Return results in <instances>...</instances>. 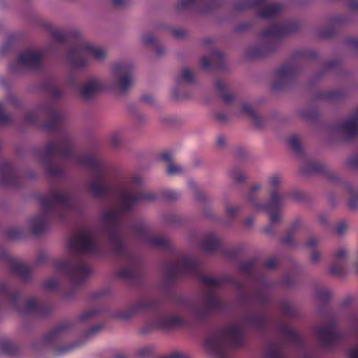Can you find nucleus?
<instances>
[{
	"label": "nucleus",
	"instance_id": "obj_1",
	"mask_svg": "<svg viewBox=\"0 0 358 358\" xmlns=\"http://www.w3.org/2000/svg\"><path fill=\"white\" fill-rule=\"evenodd\" d=\"M143 180L140 176H133L127 187L121 191L119 196V208L117 210L105 212L102 217L105 222V232L113 245V252L122 257L127 262L126 266L116 273L119 278L138 282L141 279V265L138 258L130 254L125 248L119 233L121 227V217L124 212H129L133 207L141 201H155L159 195L152 192L142 191Z\"/></svg>",
	"mask_w": 358,
	"mask_h": 358
},
{
	"label": "nucleus",
	"instance_id": "obj_2",
	"mask_svg": "<svg viewBox=\"0 0 358 358\" xmlns=\"http://www.w3.org/2000/svg\"><path fill=\"white\" fill-rule=\"evenodd\" d=\"M38 157L41 164L50 176H62L64 169L55 165L53 161L56 157L73 159L78 164L85 166L92 172L94 180L89 185L90 192L96 198H103L113 192L111 185L105 181L106 166L103 162L92 155L77 156L75 153L72 141L66 134H62L58 142H48L39 152Z\"/></svg>",
	"mask_w": 358,
	"mask_h": 358
},
{
	"label": "nucleus",
	"instance_id": "obj_3",
	"mask_svg": "<svg viewBox=\"0 0 358 358\" xmlns=\"http://www.w3.org/2000/svg\"><path fill=\"white\" fill-rule=\"evenodd\" d=\"M70 255L66 260H56L54 266L56 270L64 272L73 287L83 283L91 269L88 266L85 255H99L101 248L89 231L84 230L72 237L68 243Z\"/></svg>",
	"mask_w": 358,
	"mask_h": 358
},
{
	"label": "nucleus",
	"instance_id": "obj_4",
	"mask_svg": "<svg viewBox=\"0 0 358 358\" xmlns=\"http://www.w3.org/2000/svg\"><path fill=\"white\" fill-rule=\"evenodd\" d=\"M42 214L30 219L31 232L39 235L45 232L50 218L64 220L67 211L73 208L74 202L70 195L66 193L51 191L48 195L38 196Z\"/></svg>",
	"mask_w": 358,
	"mask_h": 358
},
{
	"label": "nucleus",
	"instance_id": "obj_5",
	"mask_svg": "<svg viewBox=\"0 0 358 358\" xmlns=\"http://www.w3.org/2000/svg\"><path fill=\"white\" fill-rule=\"evenodd\" d=\"M52 36L57 43H71V48L67 52L66 59L73 67L86 66L87 55H91L96 59H102L106 56V52L103 48L85 42L77 32L65 33L61 30L55 29L52 31Z\"/></svg>",
	"mask_w": 358,
	"mask_h": 358
},
{
	"label": "nucleus",
	"instance_id": "obj_6",
	"mask_svg": "<svg viewBox=\"0 0 358 358\" xmlns=\"http://www.w3.org/2000/svg\"><path fill=\"white\" fill-rule=\"evenodd\" d=\"M243 345L242 330L234 326L218 329L203 341L204 350L213 358H228V350Z\"/></svg>",
	"mask_w": 358,
	"mask_h": 358
},
{
	"label": "nucleus",
	"instance_id": "obj_7",
	"mask_svg": "<svg viewBox=\"0 0 358 358\" xmlns=\"http://www.w3.org/2000/svg\"><path fill=\"white\" fill-rule=\"evenodd\" d=\"M280 182V178L278 176H272L270 178V184L274 188L270 195V200L266 204L256 202V192L261 189L259 185L252 186L248 195V200L252 207L258 210H264L270 217L271 225L265 229V232L271 234V225L280 220V212L283 206L284 201L287 198L285 194L279 193L275 189Z\"/></svg>",
	"mask_w": 358,
	"mask_h": 358
},
{
	"label": "nucleus",
	"instance_id": "obj_8",
	"mask_svg": "<svg viewBox=\"0 0 358 358\" xmlns=\"http://www.w3.org/2000/svg\"><path fill=\"white\" fill-rule=\"evenodd\" d=\"M1 298L8 299L11 307L21 313H34L40 317H46L52 313V308L50 306L40 304L33 299L23 303L20 293L17 291L11 292L4 282H0Z\"/></svg>",
	"mask_w": 358,
	"mask_h": 358
},
{
	"label": "nucleus",
	"instance_id": "obj_9",
	"mask_svg": "<svg viewBox=\"0 0 358 358\" xmlns=\"http://www.w3.org/2000/svg\"><path fill=\"white\" fill-rule=\"evenodd\" d=\"M199 271V262L186 256L181 257L178 262H169L165 265L166 275L170 282H174L182 275H198Z\"/></svg>",
	"mask_w": 358,
	"mask_h": 358
},
{
	"label": "nucleus",
	"instance_id": "obj_10",
	"mask_svg": "<svg viewBox=\"0 0 358 358\" xmlns=\"http://www.w3.org/2000/svg\"><path fill=\"white\" fill-rule=\"evenodd\" d=\"M203 301L204 308L194 306L191 309L194 317L201 322H205L212 313L222 311L225 308L224 301L210 290L205 291Z\"/></svg>",
	"mask_w": 358,
	"mask_h": 358
},
{
	"label": "nucleus",
	"instance_id": "obj_11",
	"mask_svg": "<svg viewBox=\"0 0 358 358\" xmlns=\"http://www.w3.org/2000/svg\"><path fill=\"white\" fill-rule=\"evenodd\" d=\"M266 0H239L234 4V10L241 11L248 8L257 9V15L262 19L273 17L282 11L280 3L266 5Z\"/></svg>",
	"mask_w": 358,
	"mask_h": 358
},
{
	"label": "nucleus",
	"instance_id": "obj_12",
	"mask_svg": "<svg viewBox=\"0 0 358 358\" xmlns=\"http://www.w3.org/2000/svg\"><path fill=\"white\" fill-rule=\"evenodd\" d=\"M299 72V67L296 64L288 62L282 65L275 72V80L272 87L275 90L287 89L295 80Z\"/></svg>",
	"mask_w": 358,
	"mask_h": 358
},
{
	"label": "nucleus",
	"instance_id": "obj_13",
	"mask_svg": "<svg viewBox=\"0 0 358 358\" xmlns=\"http://www.w3.org/2000/svg\"><path fill=\"white\" fill-rule=\"evenodd\" d=\"M299 29V24L296 22H285L271 25L263 30L260 36L270 40H278L288 34L296 32Z\"/></svg>",
	"mask_w": 358,
	"mask_h": 358
},
{
	"label": "nucleus",
	"instance_id": "obj_14",
	"mask_svg": "<svg viewBox=\"0 0 358 358\" xmlns=\"http://www.w3.org/2000/svg\"><path fill=\"white\" fill-rule=\"evenodd\" d=\"M43 57V55L41 51L25 50L19 55L17 62L10 64L9 69L14 72L16 71L15 66L20 65L34 71H38L42 66Z\"/></svg>",
	"mask_w": 358,
	"mask_h": 358
},
{
	"label": "nucleus",
	"instance_id": "obj_15",
	"mask_svg": "<svg viewBox=\"0 0 358 358\" xmlns=\"http://www.w3.org/2000/svg\"><path fill=\"white\" fill-rule=\"evenodd\" d=\"M112 71L120 90L122 92H126L131 85V64L124 62L115 64Z\"/></svg>",
	"mask_w": 358,
	"mask_h": 358
},
{
	"label": "nucleus",
	"instance_id": "obj_16",
	"mask_svg": "<svg viewBox=\"0 0 358 358\" xmlns=\"http://www.w3.org/2000/svg\"><path fill=\"white\" fill-rule=\"evenodd\" d=\"M317 335L321 342L328 348H333L343 339V334L337 331L334 320H331L327 327L318 328Z\"/></svg>",
	"mask_w": 358,
	"mask_h": 358
},
{
	"label": "nucleus",
	"instance_id": "obj_17",
	"mask_svg": "<svg viewBox=\"0 0 358 358\" xmlns=\"http://www.w3.org/2000/svg\"><path fill=\"white\" fill-rule=\"evenodd\" d=\"M132 231L134 234L151 246L161 249H169L171 247L169 241L164 237L150 236L149 230L144 224L141 223L134 226Z\"/></svg>",
	"mask_w": 358,
	"mask_h": 358
},
{
	"label": "nucleus",
	"instance_id": "obj_18",
	"mask_svg": "<svg viewBox=\"0 0 358 358\" xmlns=\"http://www.w3.org/2000/svg\"><path fill=\"white\" fill-rule=\"evenodd\" d=\"M43 110L49 116V120L43 123V128L48 131H60L64 120L63 113L51 104L43 106Z\"/></svg>",
	"mask_w": 358,
	"mask_h": 358
},
{
	"label": "nucleus",
	"instance_id": "obj_19",
	"mask_svg": "<svg viewBox=\"0 0 358 358\" xmlns=\"http://www.w3.org/2000/svg\"><path fill=\"white\" fill-rule=\"evenodd\" d=\"M159 308V303L156 300H150L143 303H138L129 306L124 310L119 311L116 317L120 320H129L136 313L145 310H157Z\"/></svg>",
	"mask_w": 358,
	"mask_h": 358
},
{
	"label": "nucleus",
	"instance_id": "obj_20",
	"mask_svg": "<svg viewBox=\"0 0 358 358\" xmlns=\"http://www.w3.org/2000/svg\"><path fill=\"white\" fill-rule=\"evenodd\" d=\"M219 6L220 2L217 0H180L178 8H194L201 13H206Z\"/></svg>",
	"mask_w": 358,
	"mask_h": 358
},
{
	"label": "nucleus",
	"instance_id": "obj_21",
	"mask_svg": "<svg viewBox=\"0 0 358 358\" xmlns=\"http://www.w3.org/2000/svg\"><path fill=\"white\" fill-rule=\"evenodd\" d=\"M336 129L348 138H353L358 136V108L354 115L339 123L336 126Z\"/></svg>",
	"mask_w": 358,
	"mask_h": 358
},
{
	"label": "nucleus",
	"instance_id": "obj_22",
	"mask_svg": "<svg viewBox=\"0 0 358 358\" xmlns=\"http://www.w3.org/2000/svg\"><path fill=\"white\" fill-rule=\"evenodd\" d=\"M0 183L11 187L19 185V178L15 174L13 166L9 162H5L0 165Z\"/></svg>",
	"mask_w": 358,
	"mask_h": 358
},
{
	"label": "nucleus",
	"instance_id": "obj_23",
	"mask_svg": "<svg viewBox=\"0 0 358 358\" xmlns=\"http://www.w3.org/2000/svg\"><path fill=\"white\" fill-rule=\"evenodd\" d=\"M185 320L180 316H162L157 317L152 323L150 329H161L169 330L183 326Z\"/></svg>",
	"mask_w": 358,
	"mask_h": 358
},
{
	"label": "nucleus",
	"instance_id": "obj_24",
	"mask_svg": "<svg viewBox=\"0 0 358 358\" xmlns=\"http://www.w3.org/2000/svg\"><path fill=\"white\" fill-rule=\"evenodd\" d=\"M105 89V86L97 78H90L80 90V94L83 99H90L92 98L96 93Z\"/></svg>",
	"mask_w": 358,
	"mask_h": 358
},
{
	"label": "nucleus",
	"instance_id": "obj_25",
	"mask_svg": "<svg viewBox=\"0 0 358 358\" xmlns=\"http://www.w3.org/2000/svg\"><path fill=\"white\" fill-rule=\"evenodd\" d=\"M347 255V250L341 248L334 252V257L335 262L329 268V272L335 275H341L345 273V257Z\"/></svg>",
	"mask_w": 358,
	"mask_h": 358
},
{
	"label": "nucleus",
	"instance_id": "obj_26",
	"mask_svg": "<svg viewBox=\"0 0 358 358\" xmlns=\"http://www.w3.org/2000/svg\"><path fill=\"white\" fill-rule=\"evenodd\" d=\"M302 172L303 173H324L331 181H336L338 179L337 176L334 173L326 171V168L324 164L314 161L307 162L302 170Z\"/></svg>",
	"mask_w": 358,
	"mask_h": 358
},
{
	"label": "nucleus",
	"instance_id": "obj_27",
	"mask_svg": "<svg viewBox=\"0 0 358 358\" xmlns=\"http://www.w3.org/2000/svg\"><path fill=\"white\" fill-rule=\"evenodd\" d=\"M71 329V324L68 322H64L59 324L50 332L43 336V341L46 345H50L57 340L63 334Z\"/></svg>",
	"mask_w": 358,
	"mask_h": 358
},
{
	"label": "nucleus",
	"instance_id": "obj_28",
	"mask_svg": "<svg viewBox=\"0 0 358 358\" xmlns=\"http://www.w3.org/2000/svg\"><path fill=\"white\" fill-rule=\"evenodd\" d=\"M200 247L206 252H213L220 250L221 243L215 234H209L201 239Z\"/></svg>",
	"mask_w": 358,
	"mask_h": 358
},
{
	"label": "nucleus",
	"instance_id": "obj_29",
	"mask_svg": "<svg viewBox=\"0 0 358 358\" xmlns=\"http://www.w3.org/2000/svg\"><path fill=\"white\" fill-rule=\"evenodd\" d=\"M273 50V45L268 42L250 48L247 55L250 58H262L268 55Z\"/></svg>",
	"mask_w": 358,
	"mask_h": 358
},
{
	"label": "nucleus",
	"instance_id": "obj_30",
	"mask_svg": "<svg viewBox=\"0 0 358 358\" xmlns=\"http://www.w3.org/2000/svg\"><path fill=\"white\" fill-rule=\"evenodd\" d=\"M10 269L13 273L19 275L24 281H28L30 280L31 269L27 265L10 259Z\"/></svg>",
	"mask_w": 358,
	"mask_h": 358
},
{
	"label": "nucleus",
	"instance_id": "obj_31",
	"mask_svg": "<svg viewBox=\"0 0 358 358\" xmlns=\"http://www.w3.org/2000/svg\"><path fill=\"white\" fill-rule=\"evenodd\" d=\"M159 159L169 163L167 166V173L169 176H175L182 173V169L180 165L174 164L171 162L172 156L169 152H165L159 155Z\"/></svg>",
	"mask_w": 358,
	"mask_h": 358
},
{
	"label": "nucleus",
	"instance_id": "obj_32",
	"mask_svg": "<svg viewBox=\"0 0 358 358\" xmlns=\"http://www.w3.org/2000/svg\"><path fill=\"white\" fill-rule=\"evenodd\" d=\"M280 330L289 343L294 345L300 344L301 341V336L292 328L283 324L280 325Z\"/></svg>",
	"mask_w": 358,
	"mask_h": 358
},
{
	"label": "nucleus",
	"instance_id": "obj_33",
	"mask_svg": "<svg viewBox=\"0 0 358 358\" xmlns=\"http://www.w3.org/2000/svg\"><path fill=\"white\" fill-rule=\"evenodd\" d=\"M241 113L248 116L257 127L262 126V120L257 115L252 107L248 103H243L241 108Z\"/></svg>",
	"mask_w": 358,
	"mask_h": 358
},
{
	"label": "nucleus",
	"instance_id": "obj_34",
	"mask_svg": "<svg viewBox=\"0 0 358 358\" xmlns=\"http://www.w3.org/2000/svg\"><path fill=\"white\" fill-rule=\"evenodd\" d=\"M0 350L7 355H15L18 352V348L7 340L0 341Z\"/></svg>",
	"mask_w": 358,
	"mask_h": 358
},
{
	"label": "nucleus",
	"instance_id": "obj_35",
	"mask_svg": "<svg viewBox=\"0 0 358 358\" xmlns=\"http://www.w3.org/2000/svg\"><path fill=\"white\" fill-rule=\"evenodd\" d=\"M215 87L218 92L220 93L222 100L226 103H230L233 101V96L227 92V87L224 84V83L221 80H218L215 83Z\"/></svg>",
	"mask_w": 358,
	"mask_h": 358
},
{
	"label": "nucleus",
	"instance_id": "obj_36",
	"mask_svg": "<svg viewBox=\"0 0 358 358\" xmlns=\"http://www.w3.org/2000/svg\"><path fill=\"white\" fill-rule=\"evenodd\" d=\"M301 225V222L299 220H296L292 227H290L287 234L282 239V243L287 245H294V235L295 231L299 229Z\"/></svg>",
	"mask_w": 358,
	"mask_h": 358
},
{
	"label": "nucleus",
	"instance_id": "obj_37",
	"mask_svg": "<svg viewBox=\"0 0 358 358\" xmlns=\"http://www.w3.org/2000/svg\"><path fill=\"white\" fill-rule=\"evenodd\" d=\"M43 89L53 98L58 99L62 96L63 92L55 83L48 81L43 84Z\"/></svg>",
	"mask_w": 358,
	"mask_h": 358
},
{
	"label": "nucleus",
	"instance_id": "obj_38",
	"mask_svg": "<svg viewBox=\"0 0 358 358\" xmlns=\"http://www.w3.org/2000/svg\"><path fill=\"white\" fill-rule=\"evenodd\" d=\"M200 280L205 285L212 287H217L224 282H227V279L224 278H215L210 276L201 275Z\"/></svg>",
	"mask_w": 358,
	"mask_h": 358
},
{
	"label": "nucleus",
	"instance_id": "obj_39",
	"mask_svg": "<svg viewBox=\"0 0 358 358\" xmlns=\"http://www.w3.org/2000/svg\"><path fill=\"white\" fill-rule=\"evenodd\" d=\"M266 358H284L281 354L280 346L278 343L271 344L265 352Z\"/></svg>",
	"mask_w": 358,
	"mask_h": 358
},
{
	"label": "nucleus",
	"instance_id": "obj_40",
	"mask_svg": "<svg viewBox=\"0 0 358 358\" xmlns=\"http://www.w3.org/2000/svg\"><path fill=\"white\" fill-rule=\"evenodd\" d=\"M194 81V76L192 71L185 68L182 71L181 75L177 78L176 83L178 85H180L181 82H185L189 84L193 83Z\"/></svg>",
	"mask_w": 358,
	"mask_h": 358
},
{
	"label": "nucleus",
	"instance_id": "obj_41",
	"mask_svg": "<svg viewBox=\"0 0 358 358\" xmlns=\"http://www.w3.org/2000/svg\"><path fill=\"white\" fill-rule=\"evenodd\" d=\"M102 310L101 308H94L88 310L79 315L78 320L80 322H84L90 319L94 318L99 315Z\"/></svg>",
	"mask_w": 358,
	"mask_h": 358
},
{
	"label": "nucleus",
	"instance_id": "obj_42",
	"mask_svg": "<svg viewBox=\"0 0 358 358\" xmlns=\"http://www.w3.org/2000/svg\"><path fill=\"white\" fill-rule=\"evenodd\" d=\"M315 295L321 302L327 303L331 296V292L328 289L319 287L315 290Z\"/></svg>",
	"mask_w": 358,
	"mask_h": 358
},
{
	"label": "nucleus",
	"instance_id": "obj_43",
	"mask_svg": "<svg viewBox=\"0 0 358 358\" xmlns=\"http://www.w3.org/2000/svg\"><path fill=\"white\" fill-rule=\"evenodd\" d=\"M347 191L350 195L348 203L349 208L356 209L358 207V194L352 185L347 186Z\"/></svg>",
	"mask_w": 358,
	"mask_h": 358
},
{
	"label": "nucleus",
	"instance_id": "obj_44",
	"mask_svg": "<svg viewBox=\"0 0 358 358\" xmlns=\"http://www.w3.org/2000/svg\"><path fill=\"white\" fill-rule=\"evenodd\" d=\"M287 143L292 150L297 155L302 152V148L300 141L296 136H293L288 138Z\"/></svg>",
	"mask_w": 358,
	"mask_h": 358
},
{
	"label": "nucleus",
	"instance_id": "obj_45",
	"mask_svg": "<svg viewBox=\"0 0 358 358\" xmlns=\"http://www.w3.org/2000/svg\"><path fill=\"white\" fill-rule=\"evenodd\" d=\"M229 176L236 183H241L245 180V176L237 168L230 171Z\"/></svg>",
	"mask_w": 358,
	"mask_h": 358
},
{
	"label": "nucleus",
	"instance_id": "obj_46",
	"mask_svg": "<svg viewBox=\"0 0 358 358\" xmlns=\"http://www.w3.org/2000/svg\"><path fill=\"white\" fill-rule=\"evenodd\" d=\"M255 266V262L253 261H245L242 262L239 265V269L245 273L250 274Z\"/></svg>",
	"mask_w": 358,
	"mask_h": 358
},
{
	"label": "nucleus",
	"instance_id": "obj_47",
	"mask_svg": "<svg viewBox=\"0 0 358 358\" xmlns=\"http://www.w3.org/2000/svg\"><path fill=\"white\" fill-rule=\"evenodd\" d=\"M341 97V93L338 91H330L322 93L320 95V98L334 100Z\"/></svg>",
	"mask_w": 358,
	"mask_h": 358
},
{
	"label": "nucleus",
	"instance_id": "obj_48",
	"mask_svg": "<svg viewBox=\"0 0 358 358\" xmlns=\"http://www.w3.org/2000/svg\"><path fill=\"white\" fill-rule=\"evenodd\" d=\"M162 196L167 200L173 201L178 199L180 194L178 192L167 189L162 192Z\"/></svg>",
	"mask_w": 358,
	"mask_h": 358
},
{
	"label": "nucleus",
	"instance_id": "obj_49",
	"mask_svg": "<svg viewBox=\"0 0 358 358\" xmlns=\"http://www.w3.org/2000/svg\"><path fill=\"white\" fill-rule=\"evenodd\" d=\"M43 287L48 290H55L58 287V281L55 278H50L44 282Z\"/></svg>",
	"mask_w": 358,
	"mask_h": 358
},
{
	"label": "nucleus",
	"instance_id": "obj_50",
	"mask_svg": "<svg viewBox=\"0 0 358 358\" xmlns=\"http://www.w3.org/2000/svg\"><path fill=\"white\" fill-rule=\"evenodd\" d=\"M6 236L9 239H18L21 237V231L17 229L11 228L7 230Z\"/></svg>",
	"mask_w": 358,
	"mask_h": 358
},
{
	"label": "nucleus",
	"instance_id": "obj_51",
	"mask_svg": "<svg viewBox=\"0 0 358 358\" xmlns=\"http://www.w3.org/2000/svg\"><path fill=\"white\" fill-rule=\"evenodd\" d=\"M212 56L214 59L218 62L217 68H221L224 60V55L218 50H214L212 52Z\"/></svg>",
	"mask_w": 358,
	"mask_h": 358
},
{
	"label": "nucleus",
	"instance_id": "obj_52",
	"mask_svg": "<svg viewBox=\"0 0 358 358\" xmlns=\"http://www.w3.org/2000/svg\"><path fill=\"white\" fill-rule=\"evenodd\" d=\"M251 322L254 325L260 329L263 328L266 324L265 318L262 316L252 317Z\"/></svg>",
	"mask_w": 358,
	"mask_h": 358
},
{
	"label": "nucleus",
	"instance_id": "obj_53",
	"mask_svg": "<svg viewBox=\"0 0 358 358\" xmlns=\"http://www.w3.org/2000/svg\"><path fill=\"white\" fill-rule=\"evenodd\" d=\"M24 120L27 123L35 125L37 124L38 118L35 113L29 112L25 115Z\"/></svg>",
	"mask_w": 358,
	"mask_h": 358
},
{
	"label": "nucleus",
	"instance_id": "obj_54",
	"mask_svg": "<svg viewBox=\"0 0 358 358\" xmlns=\"http://www.w3.org/2000/svg\"><path fill=\"white\" fill-rule=\"evenodd\" d=\"M103 328V324H99L90 328L85 334V338H90Z\"/></svg>",
	"mask_w": 358,
	"mask_h": 358
},
{
	"label": "nucleus",
	"instance_id": "obj_55",
	"mask_svg": "<svg viewBox=\"0 0 358 358\" xmlns=\"http://www.w3.org/2000/svg\"><path fill=\"white\" fill-rule=\"evenodd\" d=\"M11 122L10 117L5 113L2 109V106L0 103V123L3 124H9Z\"/></svg>",
	"mask_w": 358,
	"mask_h": 358
},
{
	"label": "nucleus",
	"instance_id": "obj_56",
	"mask_svg": "<svg viewBox=\"0 0 358 358\" xmlns=\"http://www.w3.org/2000/svg\"><path fill=\"white\" fill-rule=\"evenodd\" d=\"M282 310L287 316H293L294 315V309L288 303H284L282 306Z\"/></svg>",
	"mask_w": 358,
	"mask_h": 358
},
{
	"label": "nucleus",
	"instance_id": "obj_57",
	"mask_svg": "<svg viewBox=\"0 0 358 358\" xmlns=\"http://www.w3.org/2000/svg\"><path fill=\"white\" fill-rule=\"evenodd\" d=\"M238 206H229L226 208L227 214L229 217H233L239 211Z\"/></svg>",
	"mask_w": 358,
	"mask_h": 358
},
{
	"label": "nucleus",
	"instance_id": "obj_58",
	"mask_svg": "<svg viewBox=\"0 0 358 358\" xmlns=\"http://www.w3.org/2000/svg\"><path fill=\"white\" fill-rule=\"evenodd\" d=\"M277 265H278V262H277L276 259L274 257L268 259L265 262V264H264L265 267L268 269L275 268H276Z\"/></svg>",
	"mask_w": 358,
	"mask_h": 358
},
{
	"label": "nucleus",
	"instance_id": "obj_59",
	"mask_svg": "<svg viewBox=\"0 0 358 358\" xmlns=\"http://www.w3.org/2000/svg\"><path fill=\"white\" fill-rule=\"evenodd\" d=\"M335 29L333 27H329L326 30L322 31L320 35L323 38H331L335 34Z\"/></svg>",
	"mask_w": 358,
	"mask_h": 358
},
{
	"label": "nucleus",
	"instance_id": "obj_60",
	"mask_svg": "<svg viewBox=\"0 0 358 358\" xmlns=\"http://www.w3.org/2000/svg\"><path fill=\"white\" fill-rule=\"evenodd\" d=\"M143 42L145 45H154L156 40L152 34H147L143 37Z\"/></svg>",
	"mask_w": 358,
	"mask_h": 358
},
{
	"label": "nucleus",
	"instance_id": "obj_61",
	"mask_svg": "<svg viewBox=\"0 0 358 358\" xmlns=\"http://www.w3.org/2000/svg\"><path fill=\"white\" fill-rule=\"evenodd\" d=\"M346 228H347L346 223L344 222H341L337 224L336 229H335V232L338 235H341L344 233Z\"/></svg>",
	"mask_w": 358,
	"mask_h": 358
},
{
	"label": "nucleus",
	"instance_id": "obj_62",
	"mask_svg": "<svg viewBox=\"0 0 358 358\" xmlns=\"http://www.w3.org/2000/svg\"><path fill=\"white\" fill-rule=\"evenodd\" d=\"M200 65H201V67L203 69L207 70V69H209L210 68L211 63H210V59L208 58H207L206 57H203L201 59Z\"/></svg>",
	"mask_w": 358,
	"mask_h": 358
},
{
	"label": "nucleus",
	"instance_id": "obj_63",
	"mask_svg": "<svg viewBox=\"0 0 358 358\" xmlns=\"http://www.w3.org/2000/svg\"><path fill=\"white\" fill-rule=\"evenodd\" d=\"M121 138L117 134H114L110 136V143L114 147H118L120 144Z\"/></svg>",
	"mask_w": 358,
	"mask_h": 358
},
{
	"label": "nucleus",
	"instance_id": "obj_64",
	"mask_svg": "<svg viewBox=\"0 0 358 358\" xmlns=\"http://www.w3.org/2000/svg\"><path fill=\"white\" fill-rule=\"evenodd\" d=\"M347 43L352 48H354L356 50H358V39L355 38H348L347 39Z\"/></svg>",
	"mask_w": 358,
	"mask_h": 358
}]
</instances>
